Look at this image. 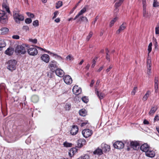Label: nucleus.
<instances>
[{"instance_id":"1","label":"nucleus","mask_w":159,"mask_h":159,"mask_svg":"<svg viewBox=\"0 0 159 159\" xmlns=\"http://www.w3.org/2000/svg\"><path fill=\"white\" fill-rule=\"evenodd\" d=\"M13 17L15 22L17 23H20V21L24 20V16L20 13L19 11H14L13 12Z\"/></svg>"},{"instance_id":"2","label":"nucleus","mask_w":159,"mask_h":159,"mask_svg":"<svg viewBox=\"0 0 159 159\" xmlns=\"http://www.w3.org/2000/svg\"><path fill=\"white\" fill-rule=\"evenodd\" d=\"M25 46V44L17 46L16 48L15 52L19 55L25 54L26 52Z\"/></svg>"},{"instance_id":"3","label":"nucleus","mask_w":159,"mask_h":159,"mask_svg":"<svg viewBox=\"0 0 159 159\" xmlns=\"http://www.w3.org/2000/svg\"><path fill=\"white\" fill-rule=\"evenodd\" d=\"M7 16L5 11L0 10V23L5 24L7 22Z\"/></svg>"},{"instance_id":"4","label":"nucleus","mask_w":159,"mask_h":159,"mask_svg":"<svg viewBox=\"0 0 159 159\" xmlns=\"http://www.w3.org/2000/svg\"><path fill=\"white\" fill-rule=\"evenodd\" d=\"M16 63L17 61L15 60H9L7 63L8 65L7 67V69L11 71L15 70Z\"/></svg>"},{"instance_id":"5","label":"nucleus","mask_w":159,"mask_h":159,"mask_svg":"<svg viewBox=\"0 0 159 159\" xmlns=\"http://www.w3.org/2000/svg\"><path fill=\"white\" fill-rule=\"evenodd\" d=\"M82 133L84 137L88 138L91 136L93 132L92 130L86 129L82 130Z\"/></svg>"},{"instance_id":"6","label":"nucleus","mask_w":159,"mask_h":159,"mask_svg":"<svg viewBox=\"0 0 159 159\" xmlns=\"http://www.w3.org/2000/svg\"><path fill=\"white\" fill-rule=\"evenodd\" d=\"M113 146L115 148L119 149H123L124 147L123 143L121 141H117L113 144Z\"/></svg>"},{"instance_id":"7","label":"nucleus","mask_w":159,"mask_h":159,"mask_svg":"<svg viewBox=\"0 0 159 159\" xmlns=\"http://www.w3.org/2000/svg\"><path fill=\"white\" fill-rule=\"evenodd\" d=\"M28 53L30 55L35 56L37 54L38 51L37 49L34 47L30 48L27 50Z\"/></svg>"},{"instance_id":"8","label":"nucleus","mask_w":159,"mask_h":159,"mask_svg":"<svg viewBox=\"0 0 159 159\" xmlns=\"http://www.w3.org/2000/svg\"><path fill=\"white\" fill-rule=\"evenodd\" d=\"M79 128L76 125H72L70 130V134L73 135H75L78 132Z\"/></svg>"},{"instance_id":"9","label":"nucleus","mask_w":159,"mask_h":159,"mask_svg":"<svg viewBox=\"0 0 159 159\" xmlns=\"http://www.w3.org/2000/svg\"><path fill=\"white\" fill-rule=\"evenodd\" d=\"M37 47L38 48H39V49H40L41 50L44 51L46 52H48L49 54L52 55L53 57H55V58H58L60 60H62V57L60 56H59L57 54L51 52H50L49 51H47L45 49H44L41 48L39 47Z\"/></svg>"},{"instance_id":"10","label":"nucleus","mask_w":159,"mask_h":159,"mask_svg":"<svg viewBox=\"0 0 159 159\" xmlns=\"http://www.w3.org/2000/svg\"><path fill=\"white\" fill-rule=\"evenodd\" d=\"M57 62L54 60L51 61L49 65V67L51 68L52 72L55 71L54 69L57 68Z\"/></svg>"},{"instance_id":"11","label":"nucleus","mask_w":159,"mask_h":159,"mask_svg":"<svg viewBox=\"0 0 159 159\" xmlns=\"http://www.w3.org/2000/svg\"><path fill=\"white\" fill-rule=\"evenodd\" d=\"M72 91L74 94L75 95H78L81 93V90L78 86L75 85L73 87Z\"/></svg>"},{"instance_id":"12","label":"nucleus","mask_w":159,"mask_h":159,"mask_svg":"<svg viewBox=\"0 0 159 159\" xmlns=\"http://www.w3.org/2000/svg\"><path fill=\"white\" fill-rule=\"evenodd\" d=\"M127 25L126 22H124L120 26L118 30L116 31V33L117 34H119L121 32L124 30L127 27Z\"/></svg>"},{"instance_id":"13","label":"nucleus","mask_w":159,"mask_h":159,"mask_svg":"<svg viewBox=\"0 0 159 159\" xmlns=\"http://www.w3.org/2000/svg\"><path fill=\"white\" fill-rule=\"evenodd\" d=\"M86 143V141L84 139H78L77 142V146L79 148L82 147Z\"/></svg>"},{"instance_id":"14","label":"nucleus","mask_w":159,"mask_h":159,"mask_svg":"<svg viewBox=\"0 0 159 159\" xmlns=\"http://www.w3.org/2000/svg\"><path fill=\"white\" fill-rule=\"evenodd\" d=\"M64 82L67 84H71L72 82V80L71 77L69 75H66L63 77Z\"/></svg>"},{"instance_id":"15","label":"nucleus","mask_w":159,"mask_h":159,"mask_svg":"<svg viewBox=\"0 0 159 159\" xmlns=\"http://www.w3.org/2000/svg\"><path fill=\"white\" fill-rule=\"evenodd\" d=\"M124 0H119L118 2H116L114 5L115 9L114 10L115 11L117 12L119 11L118 8L120 7L123 3Z\"/></svg>"},{"instance_id":"16","label":"nucleus","mask_w":159,"mask_h":159,"mask_svg":"<svg viewBox=\"0 0 159 159\" xmlns=\"http://www.w3.org/2000/svg\"><path fill=\"white\" fill-rule=\"evenodd\" d=\"M141 150L146 153V152L150 150V147L147 144L145 143L142 145L140 147Z\"/></svg>"},{"instance_id":"17","label":"nucleus","mask_w":159,"mask_h":159,"mask_svg":"<svg viewBox=\"0 0 159 159\" xmlns=\"http://www.w3.org/2000/svg\"><path fill=\"white\" fill-rule=\"evenodd\" d=\"M14 52V49L10 47L5 52V53L8 56L12 55Z\"/></svg>"},{"instance_id":"18","label":"nucleus","mask_w":159,"mask_h":159,"mask_svg":"<svg viewBox=\"0 0 159 159\" xmlns=\"http://www.w3.org/2000/svg\"><path fill=\"white\" fill-rule=\"evenodd\" d=\"M55 72L56 75L60 77H63L64 75V72L61 69H57L55 70Z\"/></svg>"},{"instance_id":"19","label":"nucleus","mask_w":159,"mask_h":159,"mask_svg":"<svg viewBox=\"0 0 159 159\" xmlns=\"http://www.w3.org/2000/svg\"><path fill=\"white\" fill-rule=\"evenodd\" d=\"M41 59L46 63H48L49 61V57L47 54H44L41 57Z\"/></svg>"},{"instance_id":"20","label":"nucleus","mask_w":159,"mask_h":159,"mask_svg":"<svg viewBox=\"0 0 159 159\" xmlns=\"http://www.w3.org/2000/svg\"><path fill=\"white\" fill-rule=\"evenodd\" d=\"M139 143L136 141H132L130 142V147L132 148L134 150H136L137 147L139 146Z\"/></svg>"},{"instance_id":"21","label":"nucleus","mask_w":159,"mask_h":159,"mask_svg":"<svg viewBox=\"0 0 159 159\" xmlns=\"http://www.w3.org/2000/svg\"><path fill=\"white\" fill-rule=\"evenodd\" d=\"M146 156L148 157L152 158L155 156L154 151L152 150H149L145 153Z\"/></svg>"},{"instance_id":"22","label":"nucleus","mask_w":159,"mask_h":159,"mask_svg":"<svg viewBox=\"0 0 159 159\" xmlns=\"http://www.w3.org/2000/svg\"><path fill=\"white\" fill-rule=\"evenodd\" d=\"M110 146L106 144L102 145V151L105 152H108L110 150Z\"/></svg>"},{"instance_id":"23","label":"nucleus","mask_w":159,"mask_h":159,"mask_svg":"<svg viewBox=\"0 0 159 159\" xmlns=\"http://www.w3.org/2000/svg\"><path fill=\"white\" fill-rule=\"evenodd\" d=\"M95 93L100 100L103 99L104 97V94L102 93H99L97 88L95 89Z\"/></svg>"},{"instance_id":"24","label":"nucleus","mask_w":159,"mask_h":159,"mask_svg":"<svg viewBox=\"0 0 159 159\" xmlns=\"http://www.w3.org/2000/svg\"><path fill=\"white\" fill-rule=\"evenodd\" d=\"M77 149L75 148H72L70 150L69 152V155L70 157H72L74 154L77 152Z\"/></svg>"},{"instance_id":"25","label":"nucleus","mask_w":159,"mask_h":159,"mask_svg":"<svg viewBox=\"0 0 159 159\" xmlns=\"http://www.w3.org/2000/svg\"><path fill=\"white\" fill-rule=\"evenodd\" d=\"M147 63L148 70H151V61L149 57H148L147 58Z\"/></svg>"},{"instance_id":"26","label":"nucleus","mask_w":159,"mask_h":159,"mask_svg":"<svg viewBox=\"0 0 159 159\" xmlns=\"http://www.w3.org/2000/svg\"><path fill=\"white\" fill-rule=\"evenodd\" d=\"M93 153L95 155H101L103 153L102 150L101 149L98 148L93 152Z\"/></svg>"},{"instance_id":"27","label":"nucleus","mask_w":159,"mask_h":159,"mask_svg":"<svg viewBox=\"0 0 159 159\" xmlns=\"http://www.w3.org/2000/svg\"><path fill=\"white\" fill-rule=\"evenodd\" d=\"M79 113L80 115L84 116L86 115L87 112L85 109H82L79 111Z\"/></svg>"},{"instance_id":"28","label":"nucleus","mask_w":159,"mask_h":159,"mask_svg":"<svg viewBox=\"0 0 159 159\" xmlns=\"http://www.w3.org/2000/svg\"><path fill=\"white\" fill-rule=\"evenodd\" d=\"M124 146L125 145L127 146V150L128 151L130 150V142L127 140L125 141L124 143Z\"/></svg>"},{"instance_id":"29","label":"nucleus","mask_w":159,"mask_h":159,"mask_svg":"<svg viewBox=\"0 0 159 159\" xmlns=\"http://www.w3.org/2000/svg\"><path fill=\"white\" fill-rule=\"evenodd\" d=\"M150 93V91L149 90H148L147 91L146 93L144 96L143 98V100L144 101H145L147 100L149 96V95Z\"/></svg>"},{"instance_id":"30","label":"nucleus","mask_w":159,"mask_h":159,"mask_svg":"<svg viewBox=\"0 0 159 159\" xmlns=\"http://www.w3.org/2000/svg\"><path fill=\"white\" fill-rule=\"evenodd\" d=\"M157 110V108L156 107H152L150 111H149V114L150 115H152Z\"/></svg>"},{"instance_id":"31","label":"nucleus","mask_w":159,"mask_h":159,"mask_svg":"<svg viewBox=\"0 0 159 159\" xmlns=\"http://www.w3.org/2000/svg\"><path fill=\"white\" fill-rule=\"evenodd\" d=\"M31 100L33 102L36 103L38 101L39 98L37 96L33 95L32 97Z\"/></svg>"},{"instance_id":"32","label":"nucleus","mask_w":159,"mask_h":159,"mask_svg":"<svg viewBox=\"0 0 159 159\" xmlns=\"http://www.w3.org/2000/svg\"><path fill=\"white\" fill-rule=\"evenodd\" d=\"M71 105L70 104L66 103L64 107V108L66 111H69L71 108Z\"/></svg>"},{"instance_id":"33","label":"nucleus","mask_w":159,"mask_h":159,"mask_svg":"<svg viewBox=\"0 0 159 159\" xmlns=\"http://www.w3.org/2000/svg\"><path fill=\"white\" fill-rule=\"evenodd\" d=\"M89 156L87 154H84L80 157L77 159H89Z\"/></svg>"},{"instance_id":"34","label":"nucleus","mask_w":159,"mask_h":159,"mask_svg":"<svg viewBox=\"0 0 159 159\" xmlns=\"http://www.w3.org/2000/svg\"><path fill=\"white\" fill-rule=\"evenodd\" d=\"M117 19L118 18L116 17L111 20L109 25L110 27H112L114 25V23L116 21Z\"/></svg>"},{"instance_id":"35","label":"nucleus","mask_w":159,"mask_h":159,"mask_svg":"<svg viewBox=\"0 0 159 159\" xmlns=\"http://www.w3.org/2000/svg\"><path fill=\"white\" fill-rule=\"evenodd\" d=\"M2 33L3 34H6L8 31L9 29L6 27H3L1 29Z\"/></svg>"},{"instance_id":"36","label":"nucleus","mask_w":159,"mask_h":159,"mask_svg":"<svg viewBox=\"0 0 159 159\" xmlns=\"http://www.w3.org/2000/svg\"><path fill=\"white\" fill-rule=\"evenodd\" d=\"M6 46V43L3 40H0V48H2L5 47Z\"/></svg>"},{"instance_id":"37","label":"nucleus","mask_w":159,"mask_h":159,"mask_svg":"<svg viewBox=\"0 0 159 159\" xmlns=\"http://www.w3.org/2000/svg\"><path fill=\"white\" fill-rule=\"evenodd\" d=\"M86 9L85 7H84L81 11L78 13L80 16L82 15L86 12Z\"/></svg>"},{"instance_id":"38","label":"nucleus","mask_w":159,"mask_h":159,"mask_svg":"<svg viewBox=\"0 0 159 159\" xmlns=\"http://www.w3.org/2000/svg\"><path fill=\"white\" fill-rule=\"evenodd\" d=\"M63 145L64 147H70L72 146V144L66 141L64 143Z\"/></svg>"},{"instance_id":"39","label":"nucleus","mask_w":159,"mask_h":159,"mask_svg":"<svg viewBox=\"0 0 159 159\" xmlns=\"http://www.w3.org/2000/svg\"><path fill=\"white\" fill-rule=\"evenodd\" d=\"M143 17H148V12L147 11L146 8L143 9Z\"/></svg>"},{"instance_id":"40","label":"nucleus","mask_w":159,"mask_h":159,"mask_svg":"<svg viewBox=\"0 0 159 159\" xmlns=\"http://www.w3.org/2000/svg\"><path fill=\"white\" fill-rule=\"evenodd\" d=\"M152 42H151L149 43L148 46V56H149V53L151 52L152 50Z\"/></svg>"},{"instance_id":"41","label":"nucleus","mask_w":159,"mask_h":159,"mask_svg":"<svg viewBox=\"0 0 159 159\" xmlns=\"http://www.w3.org/2000/svg\"><path fill=\"white\" fill-rule=\"evenodd\" d=\"M3 7L9 13H10V11L8 6L5 4L3 3L2 4Z\"/></svg>"},{"instance_id":"42","label":"nucleus","mask_w":159,"mask_h":159,"mask_svg":"<svg viewBox=\"0 0 159 159\" xmlns=\"http://www.w3.org/2000/svg\"><path fill=\"white\" fill-rule=\"evenodd\" d=\"M93 34V33L92 32H90L88 36H87L86 38V40L87 41H89L90 40V39L92 37Z\"/></svg>"},{"instance_id":"43","label":"nucleus","mask_w":159,"mask_h":159,"mask_svg":"<svg viewBox=\"0 0 159 159\" xmlns=\"http://www.w3.org/2000/svg\"><path fill=\"white\" fill-rule=\"evenodd\" d=\"M56 8L58 9L62 5V2L61 1H58L56 4Z\"/></svg>"},{"instance_id":"44","label":"nucleus","mask_w":159,"mask_h":159,"mask_svg":"<svg viewBox=\"0 0 159 159\" xmlns=\"http://www.w3.org/2000/svg\"><path fill=\"white\" fill-rule=\"evenodd\" d=\"M153 40H154V42L153 43L154 44V46L155 47V49H158V43L157 42V40L155 38L154 39H153Z\"/></svg>"},{"instance_id":"45","label":"nucleus","mask_w":159,"mask_h":159,"mask_svg":"<svg viewBox=\"0 0 159 159\" xmlns=\"http://www.w3.org/2000/svg\"><path fill=\"white\" fill-rule=\"evenodd\" d=\"M82 101L85 103H87L89 101V99L88 97L84 96L82 98Z\"/></svg>"},{"instance_id":"46","label":"nucleus","mask_w":159,"mask_h":159,"mask_svg":"<svg viewBox=\"0 0 159 159\" xmlns=\"http://www.w3.org/2000/svg\"><path fill=\"white\" fill-rule=\"evenodd\" d=\"M33 25L35 27L38 26L39 25V23L38 20H36L34 21L33 23Z\"/></svg>"},{"instance_id":"47","label":"nucleus","mask_w":159,"mask_h":159,"mask_svg":"<svg viewBox=\"0 0 159 159\" xmlns=\"http://www.w3.org/2000/svg\"><path fill=\"white\" fill-rule=\"evenodd\" d=\"M137 89V87H134L133 90L131 92V94L132 95H134L135 94L136 92V90Z\"/></svg>"},{"instance_id":"48","label":"nucleus","mask_w":159,"mask_h":159,"mask_svg":"<svg viewBox=\"0 0 159 159\" xmlns=\"http://www.w3.org/2000/svg\"><path fill=\"white\" fill-rule=\"evenodd\" d=\"M32 21L31 19L30 18H27L25 20V23L27 24L31 23Z\"/></svg>"},{"instance_id":"49","label":"nucleus","mask_w":159,"mask_h":159,"mask_svg":"<svg viewBox=\"0 0 159 159\" xmlns=\"http://www.w3.org/2000/svg\"><path fill=\"white\" fill-rule=\"evenodd\" d=\"M29 41L34 44L36 43L37 42V40L36 39H29Z\"/></svg>"},{"instance_id":"50","label":"nucleus","mask_w":159,"mask_h":159,"mask_svg":"<svg viewBox=\"0 0 159 159\" xmlns=\"http://www.w3.org/2000/svg\"><path fill=\"white\" fill-rule=\"evenodd\" d=\"M27 15L29 17L31 18H33L34 17V15L33 13H31L30 12H27L26 13Z\"/></svg>"},{"instance_id":"51","label":"nucleus","mask_w":159,"mask_h":159,"mask_svg":"<svg viewBox=\"0 0 159 159\" xmlns=\"http://www.w3.org/2000/svg\"><path fill=\"white\" fill-rule=\"evenodd\" d=\"M66 59H69L70 61L73 60L74 59L73 57L71 55H69L66 57Z\"/></svg>"},{"instance_id":"52","label":"nucleus","mask_w":159,"mask_h":159,"mask_svg":"<svg viewBox=\"0 0 159 159\" xmlns=\"http://www.w3.org/2000/svg\"><path fill=\"white\" fill-rule=\"evenodd\" d=\"M88 124H89V123L88 122V121H85L84 122L82 123L81 124L80 126L81 127H83L86 125Z\"/></svg>"},{"instance_id":"53","label":"nucleus","mask_w":159,"mask_h":159,"mask_svg":"<svg viewBox=\"0 0 159 159\" xmlns=\"http://www.w3.org/2000/svg\"><path fill=\"white\" fill-rule=\"evenodd\" d=\"M106 59H107V60L109 61H110V57L109 55L108 54V52H106Z\"/></svg>"},{"instance_id":"54","label":"nucleus","mask_w":159,"mask_h":159,"mask_svg":"<svg viewBox=\"0 0 159 159\" xmlns=\"http://www.w3.org/2000/svg\"><path fill=\"white\" fill-rule=\"evenodd\" d=\"M99 18V17L98 16H96V17H95V20H94L92 22V25H93L94 26L95 25V23H96V22L97 20H98V19Z\"/></svg>"},{"instance_id":"55","label":"nucleus","mask_w":159,"mask_h":159,"mask_svg":"<svg viewBox=\"0 0 159 159\" xmlns=\"http://www.w3.org/2000/svg\"><path fill=\"white\" fill-rule=\"evenodd\" d=\"M153 6L154 7H156L159 6V3L158 2H154L153 4Z\"/></svg>"},{"instance_id":"56","label":"nucleus","mask_w":159,"mask_h":159,"mask_svg":"<svg viewBox=\"0 0 159 159\" xmlns=\"http://www.w3.org/2000/svg\"><path fill=\"white\" fill-rule=\"evenodd\" d=\"M142 3L143 5V9H146V1H142Z\"/></svg>"},{"instance_id":"57","label":"nucleus","mask_w":159,"mask_h":159,"mask_svg":"<svg viewBox=\"0 0 159 159\" xmlns=\"http://www.w3.org/2000/svg\"><path fill=\"white\" fill-rule=\"evenodd\" d=\"M12 38L13 39H18L20 38V37L17 35H14L12 36Z\"/></svg>"},{"instance_id":"58","label":"nucleus","mask_w":159,"mask_h":159,"mask_svg":"<svg viewBox=\"0 0 159 159\" xmlns=\"http://www.w3.org/2000/svg\"><path fill=\"white\" fill-rule=\"evenodd\" d=\"M159 120V116L158 115H156L154 119V122Z\"/></svg>"},{"instance_id":"59","label":"nucleus","mask_w":159,"mask_h":159,"mask_svg":"<svg viewBox=\"0 0 159 159\" xmlns=\"http://www.w3.org/2000/svg\"><path fill=\"white\" fill-rule=\"evenodd\" d=\"M113 67V66L112 65H110L108 68L106 70V72L107 73H108V72H109L111 70L112 68Z\"/></svg>"},{"instance_id":"60","label":"nucleus","mask_w":159,"mask_h":159,"mask_svg":"<svg viewBox=\"0 0 159 159\" xmlns=\"http://www.w3.org/2000/svg\"><path fill=\"white\" fill-rule=\"evenodd\" d=\"M23 28V30H25L26 31L29 30V27L27 26H24Z\"/></svg>"},{"instance_id":"61","label":"nucleus","mask_w":159,"mask_h":159,"mask_svg":"<svg viewBox=\"0 0 159 159\" xmlns=\"http://www.w3.org/2000/svg\"><path fill=\"white\" fill-rule=\"evenodd\" d=\"M158 78L157 77H155L154 78L155 84L158 83Z\"/></svg>"},{"instance_id":"62","label":"nucleus","mask_w":159,"mask_h":159,"mask_svg":"<svg viewBox=\"0 0 159 159\" xmlns=\"http://www.w3.org/2000/svg\"><path fill=\"white\" fill-rule=\"evenodd\" d=\"M152 71L151 70H147V74L148 75V77H150V76L151 75Z\"/></svg>"},{"instance_id":"63","label":"nucleus","mask_w":159,"mask_h":159,"mask_svg":"<svg viewBox=\"0 0 159 159\" xmlns=\"http://www.w3.org/2000/svg\"><path fill=\"white\" fill-rule=\"evenodd\" d=\"M143 123L145 125H148L149 124V122L146 119L144 120L143 121Z\"/></svg>"},{"instance_id":"64","label":"nucleus","mask_w":159,"mask_h":159,"mask_svg":"<svg viewBox=\"0 0 159 159\" xmlns=\"http://www.w3.org/2000/svg\"><path fill=\"white\" fill-rule=\"evenodd\" d=\"M58 13V12L57 11H56L54 12V16L53 17V19H54L57 17V15Z\"/></svg>"}]
</instances>
